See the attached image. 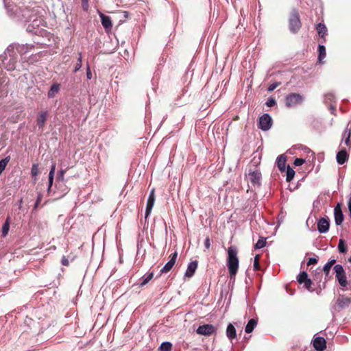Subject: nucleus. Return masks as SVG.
<instances>
[{
	"label": "nucleus",
	"mask_w": 351,
	"mask_h": 351,
	"mask_svg": "<svg viewBox=\"0 0 351 351\" xmlns=\"http://www.w3.org/2000/svg\"><path fill=\"white\" fill-rule=\"evenodd\" d=\"M227 267L230 273V278H234L239 269V258L237 257V250L235 247L230 246L228 250Z\"/></svg>",
	"instance_id": "1"
},
{
	"label": "nucleus",
	"mask_w": 351,
	"mask_h": 351,
	"mask_svg": "<svg viewBox=\"0 0 351 351\" xmlns=\"http://www.w3.org/2000/svg\"><path fill=\"white\" fill-rule=\"evenodd\" d=\"M304 100L303 97L298 93H291L287 95L285 98L286 106L289 108L294 107L301 104Z\"/></svg>",
	"instance_id": "2"
},
{
	"label": "nucleus",
	"mask_w": 351,
	"mask_h": 351,
	"mask_svg": "<svg viewBox=\"0 0 351 351\" xmlns=\"http://www.w3.org/2000/svg\"><path fill=\"white\" fill-rule=\"evenodd\" d=\"M336 278L341 287H346L348 281L343 267L341 265H336L334 267Z\"/></svg>",
	"instance_id": "3"
},
{
	"label": "nucleus",
	"mask_w": 351,
	"mask_h": 351,
	"mask_svg": "<svg viewBox=\"0 0 351 351\" xmlns=\"http://www.w3.org/2000/svg\"><path fill=\"white\" fill-rule=\"evenodd\" d=\"M301 27L300 16L296 11H293L289 19V29L293 33H296Z\"/></svg>",
	"instance_id": "4"
},
{
	"label": "nucleus",
	"mask_w": 351,
	"mask_h": 351,
	"mask_svg": "<svg viewBox=\"0 0 351 351\" xmlns=\"http://www.w3.org/2000/svg\"><path fill=\"white\" fill-rule=\"evenodd\" d=\"M259 128L263 130L267 131L270 129L272 124L271 117L268 114H264L259 118Z\"/></svg>",
	"instance_id": "5"
},
{
	"label": "nucleus",
	"mask_w": 351,
	"mask_h": 351,
	"mask_svg": "<svg viewBox=\"0 0 351 351\" xmlns=\"http://www.w3.org/2000/svg\"><path fill=\"white\" fill-rule=\"evenodd\" d=\"M178 258V252H175L169 256V261L161 269L160 274H165L171 270Z\"/></svg>",
	"instance_id": "6"
},
{
	"label": "nucleus",
	"mask_w": 351,
	"mask_h": 351,
	"mask_svg": "<svg viewBox=\"0 0 351 351\" xmlns=\"http://www.w3.org/2000/svg\"><path fill=\"white\" fill-rule=\"evenodd\" d=\"M155 199H156L155 189H152L149 193V195L148 197V199L147 202V206H146L145 215V219H147L149 217V215H150V213L152 212V210L154 205Z\"/></svg>",
	"instance_id": "7"
},
{
	"label": "nucleus",
	"mask_w": 351,
	"mask_h": 351,
	"mask_svg": "<svg viewBox=\"0 0 351 351\" xmlns=\"http://www.w3.org/2000/svg\"><path fill=\"white\" fill-rule=\"evenodd\" d=\"M335 221L336 225H341L344 219L343 214L341 210V204L338 203L334 209Z\"/></svg>",
	"instance_id": "8"
},
{
	"label": "nucleus",
	"mask_w": 351,
	"mask_h": 351,
	"mask_svg": "<svg viewBox=\"0 0 351 351\" xmlns=\"http://www.w3.org/2000/svg\"><path fill=\"white\" fill-rule=\"evenodd\" d=\"M215 332V328L211 324L199 326L197 329V333L202 335H210Z\"/></svg>",
	"instance_id": "9"
},
{
	"label": "nucleus",
	"mask_w": 351,
	"mask_h": 351,
	"mask_svg": "<svg viewBox=\"0 0 351 351\" xmlns=\"http://www.w3.org/2000/svg\"><path fill=\"white\" fill-rule=\"evenodd\" d=\"M330 227L329 221L326 218H321L317 223V230L320 233H325L328 231Z\"/></svg>",
	"instance_id": "10"
},
{
	"label": "nucleus",
	"mask_w": 351,
	"mask_h": 351,
	"mask_svg": "<svg viewBox=\"0 0 351 351\" xmlns=\"http://www.w3.org/2000/svg\"><path fill=\"white\" fill-rule=\"evenodd\" d=\"M326 342L324 337H317L313 340V346L317 351H323L326 347Z\"/></svg>",
	"instance_id": "11"
},
{
	"label": "nucleus",
	"mask_w": 351,
	"mask_h": 351,
	"mask_svg": "<svg viewBox=\"0 0 351 351\" xmlns=\"http://www.w3.org/2000/svg\"><path fill=\"white\" fill-rule=\"evenodd\" d=\"M47 117V112L44 111L41 112L37 119H36V123L39 128H43V127L45 125Z\"/></svg>",
	"instance_id": "12"
},
{
	"label": "nucleus",
	"mask_w": 351,
	"mask_h": 351,
	"mask_svg": "<svg viewBox=\"0 0 351 351\" xmlns=\"http://www.w3.org/2000/svg\"><path fill=\"white\" fill-rule=\"evenodd\" d=\"M100 18L101 20V24L105 29H110L112 27V24L111 22V19L108 16L105 15L104 14H100Z\"/></svg>",
	"instance_id": "13"
},
{
	"label": "nucleus",
	"mask_w": 351,
	"mask_h": 351,
	"mask_svg": "<svg viewBox=\"0 0 351 351\" xmlns=\"http://www.w3.org/2000/svg\"><path fill=\"white\" fill-rule=\"evenodd\" d=\"M197 267V262L196 261L190 263L189 264L187 269L185 272V274H184L185 276L188 277V278L192 277L193 276Z\"/></svg>",
	"instance_id": "14"
},
{
	"label": "nucleus",
	"mask_w": 351,
	"mask_h": 351,
	"mask_svg": "<svg viewBox=\"0 0 351 351\" xmlns=\"http://www.w3.org/2000/svg\"><path fill=\"white\" fill-rule=\"evenodd\" d=\"M248 177L252 184H258L261 180V173L258 171H254L249 173Z\"/></svg>",
	"instance_id": "15"
},
{
	"label": "nucleus",
	"mask_w": 351,
	"mask_h": 351,
	"mask_svg": "<svg viewBox=\"0 0 351 351\" xmlns=\"http://www.w3.org/2000/svg\"><path fill=\"white\" fill-rule=\"evenodd\" d=\"M286 156L284 154L280 155L276 160L277 166L280 171H285L286 169Z\"/></svg>",
	"instance_id": "16"
},
{
	"label": "nucleus",
	"mask_w": 351,
	"mask_h": 351,
	"mask_svg": "<svg viewBox=\"0 0 351 351\" xmlns=\"http://www.w3.org/2000/svg\"><path fill=\"white\" fill-rule=\"evenodd\" d=\"M350 303V299L346 298L343 295H340L337 300V305L340 308H343L349 306Z\"/></svg>",
	"instance_id": "17"
},
{
	"label": "nucleus",
	"mask_w": 351,
	"mask_h": 351,
	"mask_svg": "<svg viewBox=\"0 0 351 351\" xmlns=\"http://www.w3.org/2000/svg\"><path fill=\"white\" fill-rule=\"evenodd\" d=\"M337 161L339 165L344 164L348 159V155L346 150H341L337 154Z\"/></svg>",
	"instance_id": "18"
},
{
	"label": "nucleus",
	"mask_w": 351,
	"mask_h": 351,
	"mask_svg": "<svg viewBox=\"0 0 351 351\" xmlns=\"http://www.w3.org/2000/svg\"><path fill=\"white\" fill-rule=\"evenodd\" d=\"M55 170H56V164L53 163L51 165L49 173V186L47 189L48 193L50 192L51 188L53 185Z\"/></svg>",
	"instance_id": "19"
},
{
	"label": "nucleus",
	"mask_w": 351,
	"mask_h": 351,
	"mask_svg": "<svg viewBox=\"0 0 351 351\" xmlns=\"http://www.w3.org/2000/svg\"><path fill=\"white\" fill-rule=\"evenodd\" d=\"M226 335H227V337L230 339H234L236 337V329L232 324H230L228 326L227 330H226Z\"/></svg>",
	"instance_id": "20"
},
{
	"label": "nucleus",
	"mask_w": 351,
	"mask_h": 351,
	"mask_svg": "<svg viewBox=\"0 0 351 351\" xmlns=\"http://www.w3.org/2000/svg\"><path fill=\"white\" fill-rule=\"evenodd\" d=\"M257 324V321L255 319H251L249 320L247 324L245 326V330L247 333H250L253 331L254 328Z\"/></svg>",
	"instance_id": "21"
},
{
	"label": "nucleus",
	"mask_w": 351,
	"mask_h": 351,
	"mask_svg": "<svg viewBox=\"0 0 351 351\" xmlns=\"http://www.w3.org/2000/svg\"><path fill=\"white\" fill-rule=\"evenodd\" d=\"M60 90L59 84H55L51 86L50 90L47 93V96L49 98L54 97L55 95L58 93Z\"/></svg>",
	"instance_id": "22"
},
{
	"label": "nucleus",
	"mask_w": 351,
	"mask_h": 351,
	"mask_svg": "<svg viewBox=\"0 0 351 351\" xmlns=\"http://www.w3.org/2000/svg\"><path fill=\"white\" fill-rule=\"evenodd\" d=\"M316 29L318 32V34L322 37L324 38L325 35H326L327 33V29L326 27L322 24L319 23L316 26Z\"/></svg>",
	"instance_id": "23"
},
{
	"label": "nucleus",
	"mask_w": 351,
	"mask_h": 351,
	"mask_svg": "<svg viewBox=\"0 0 351 351\" xmlns=\"http://www.w3.org/2000/svg\"><path fill=\"white\" fill-rule=\"evenodd\" d=\"M9 230H10V217H8L6 219L5 222L3 225L1 236L3 237H5L8 234Z\"/></svg>",
	"instance_id": "24"
},
{
	"label": "nucleus",
	"mask_w": 351,
	"mask_h": 351,
	"mask_svg": "<svg viewBox=\"0 0 351 351\" xmlns=\"http://www.w3.org/2000/svg\"><path fill=\"white\" fill-rule=\"evenodd\" d=\"M335 263H336V260L332 259L330 261H328L326 264H325V265L324 266L323 271L324 272V274L326 276H328L331 267Z\"/></svg>",
	"instance_id": "25"
},
{
	"label": "nucleus",
	"mask_w": 351,
	"mask_h": 351,
	"mask_svg": "<svg viewBox=\"0 0 351 351\" xmlns=\"http://www.w3.org/2000/svg\"><path fill=\"white\" fill-rule=\"evenodd\" d=\"M154 277V272L149 273L143 277V281L140 283V287L147 285Z\"/></svg>",
	"instance_id": "26"
},
{
	"label": "nucleus",
	"mask_w": 351,
	"mask_h": 351,
	"mask_svg": "<svg viewBox=\"0 0 351 351\" xmlns=\"http://www.w3.org/2000/svg\"><path fill=\"white\" fill-rule=\"evenodd\" d=\"M10 160V157L7 156L6 158L0 160V176L1 175L2 172L5 170Z\"/></svg>",
	"instance_id": "27"
},
{
	"label": "nucleus",
	"mask_w": 351,
	"mask_h": 351,
	"mask_svg": "<svg viewBox=\"0 0 351 351\" xmlns=\"http://www.w3.org/2000/svg\"><path fill=\"white\" fill-rule=\"evenodd\" d=\"M295 176V171L293 169H291L289 166L287 167V178L286 180L287 182H291Z\"/></svg>",
	"instance_id": "28"
},
{
	"label": "nucleus",
	"mask_w": 351,
	"mask_h": 351,
	"mask_svg": "<svg viewBox=\"0 0 351 351\" xmlns=\"http://www.w3.org/2000/svg\"><path fill=\"white\" fill-rule=\"evenodd\" d=\"M308 278V274L306 271H302L300 273V274L297 277L298 282L300 284H303V282L306 280Z\"/></svg>",
	"instance_id": "29"
},
{
	"label": "nucleus",
	"mask_w": 351,
	"mask_h": 351,
	"mask_svg": "<svg viewBox=\"0 0 351 351\" xmlns=\"http://www.w3.org/2000/svg\"><path fill=\"white\" fill-rule=\"evenodd\" d=\"M318 51H319V60L321 61L326 57V49L324 45H319L318 46Z\"/></svg>",
	"instance_id": "30"
},
{
	"label": "nucleus",
	"mask_w": 351,
	"mask_h": 351,
	"mask_svg": "<svg viewBox=\"0 0 351 351\" xmlns=\"http://www.w3.org/2000/svg\"><path fill=\"white\" fill-rule=\"evenodd\" d=\"M172 345L169 342H163L160 347V351H171Z\"/></svg>",
	"instance_id": "31"
},
{
	"label": "nucleus",
	"mask_w": 351,
	"mask_h": 351,
	"mask_svg": "<svg viewBox=\"0 0 351 351\" xmlns=\"http://www.w3.org/2000/svg\"><path fill=\"white\" fill-rule=\"evenodd\" d=\"M266 245V239L263 237H261L255 244L256 249H261Z\"/></svg>",
	"instance_id": "32"
},
{
	"label": "nucleus",
	"mask_w": 351,
	"mask_h": 351,
	"mask_svg": "<svg viewBox=\"0 0 351 351\" xmlns=\"http://www.w3.org/2000/svg\"><path fill=\"white\" fill-rule=\"evenodd\" d=\"M31 173L32 176L36 177V176L38 174V164H34L32 165V169H31ZM37 180V178H34V182L36 183Z\"/></svg>",
	"instance_id": "33"
},
{
	"label": "nucleus",
	"mask_w": 351,
	"mask_h": 351,
	"mask_svg": "<svg viewBox=\"0 0 351 351\" xmlns=\"http://www.w3.org/2000/svg\"><path fill=\"white\" fill-rule=\"evenodd\" d=\"M69 168H66L65 169H61L57 176V181L58 182H64V174L66 173L67 169Z\"/></svg>",
	"instance_id": "34"
},
{
	"label": "nucleus",
	"mask_w": 351,
	"mask_h": 351,
	"mask_svg": "<svg viewBox=\"0 0 351 351\" xmlns=\"http://www.w3.org/2000/svg\"><path fill=\"white\" fill-rule=\"evenodd\" d=\"M338 249H339V251L341 253H345L346 252V245H345V242L343 239H340L339 241V245H338Z\"/></svg>",
	"instance_id": "35"
},
{
	"label": "nucleus",
	"mask_w": 351,
	"mask_h": 351,
	"mask_svg": "<svg viewBox=\"0 0 351 351\" xmlns=\"http://www.w3.org/2000/svg\"><path fill=\"white\" fill-rule=\"evenodd\" d=\"M303 284L304 285L305 288L309 291H313V289L311 287L312 281L310 278H308L306 280H305Z\"/></svg>",
	"instance_id": "36"
},
{
	"label": "nucleus",
	"mask_w": 351,
	"mask_h": 351,
	"mask_svg": "<svg viewBox=\"0 0 351 351\" xmlns=\"http://www.w3.org/2000/svg\"><path fill=\"white\" fill-rule=\"evenodd\" d=\"M79 55H80V57L78 58L77 63H76V64L75 66V69H74L75 73H76L77 71H79L80 69V68L82 67V53H80Z\"/></svg>",
	"instance_id": "37"
},
{
	"label": "nucleus",
	"mask_w": 351,
	"mask_h": 351,
	"mask_svg": "<svg viewBox=\"0 0 351 351\" xmlns=\"http://www.w3.org/2000/svg\"><path fill=\"white\" fill-rule=\"evenodd\" d=\"M343 136L345 138H351V123H348L344 133H343Z\"/></svg>",
	"instance_id": "38"
},
{
	"label": "nucleus",
	"mask_w": 351,
	"mask_h": 351,
	"mask_svg": "<svg viewBox=\"0 0 351 351\" xmlns=\"http://www.w3.org/2000/svg\"><path fill=\"white\" fill-rule=\"evenodd\" d=\"M259 255H256L254 258V268L255 270H258L259 269Z\"/></svg>",
	"instance_id": "39"
},
{
	"label": "nucleus",
	"mask_w": 351,
	"mask_h": 351,
	"mask_svg": "<svg viewBox=\"0 0 351 351\" xmlns=\"http://www.w3.org/2000/svg\"><path fill=\"white\" fill-rule=\"evenodd\" d=\"M276 104V100L274 98H269L266 102L268 107L274 106Z\"/></svg>",
	"instance_id": "40"
},
{
	"label": "nucleus",
	"mask_w": 351,
	"mask_h": 351,
	"mask_svg": "<svg viewBox=\"0 0 351 351\" xmlns=\"http://www.w3.org/2000/svg\"><path fill=\"white\" fill-rule=\"evenodd\" d=\"M305 160L302 158H296L294 161L295 166H301L304 163Z\"/></svg>",
	"instance_id": "41"
},
{
	"label": "nucleus",
	"mask_w": 351,
	"mask_h": 351,
	"mask_svg": "<svg viewBox=\"0 0 351 351\" xmlns=\"http://www.w3.org/2000/svg\"><path fill=\"white\" fill-rule=\"evenodd\" d=\"M41 200H42V195L40 193V194H38V198H37L36 202L35 203L34 209H36L38 208V204H40Z\"/></svg>",
	"instance_id": "42"
},
{
	"label": "nucleus",
	"mask_w": 351,
	"mask_h": 351,
	"mask_svg": "<svg viewBox=\"0 0 351 351\" xmlns=\"http://www.w3.org/2000/svg\"><path fill=\"white\" fill-rule=\"evenodd\" d=\"M317 263V259L316 258L312 257L308 259L307 265H314V264H316Z\"/></svg>",
	"instance_id": "43"
},
{
	"label": "nucleus",
	"mask_w": 351,
	"mask_h": 351,
	"mask_svg": "<svg viewBox=\"0 0 351 351\" xmlns=\"http://www.w3.org/2000/svg\"><path fill=\"white\" fill-rule=\"evenodd\" d=\"M278 85H279V84H278V83H275V84H270V85L269 86V87H268V90H269V91H272V90H274V89H276V88L278 87Z\"/></svg>",
	"instance_id": "44"
},
{
	"label": "nucleus",
	"mask_w": 351,
	"mask_h": 351,
	"mask_svg": "<svg viewBox=\"0 0 351 351\" xmlns=\"http://www.w3.org/2000/svg\"><path fill=\"white\" fill-rule=\"evenodd\" d=\"M61 263L64 266H68L69 265V260L66 258V256H63L62 258Z\"/></svg>",
	"instance_id": "45"
},
{
	"label": "nucleus",
	"mask_w": 351,
	"mask_h": 351,
	"mask_svg": "<svg viewBox=\"0 0 351 351\" xmlns=\"http://www.w3.org/2000/svg\"><path fill=\"white\" fill-rule=\"evenodd\" d=\"M204 246L207 249H208L210 247V241L208 237H207L204 241Z\"/></svg>",
	"instance_id": "46"
},
{
	"label": "nucleus",
	"mask_w": 351,
	"mask_h": 351,
	"mask_svg": "<svg viewBox=\"0 0 351 351\" xmlns=\"http://www.w3.org/2000/svg\"><path fill=\"white\" fill-rule=\"evenodd\" d=\"M344 143L348 146V147H350L351 146V141H350V138H346L345 140H344Z\"/></svg>",
	"instance_id": "47"
},
{
	"label": "nucleus",
	"mask_w": 351,
	"mask_h": 351,
	"mask_svg": "<svg viewBox=\"0 0 351 351\" xmlns=\"http://www.w3.org/2000/svg\"><path fill=\"white\" fill-rule=\"evenodd\" d=\"M86 75H87V78L88 79H91L92 73H91V71H90L89 67H88L87 72H86Z\"/></svg>",
	"instance_id": "48"
},
{
	"label": "nucleus",
	"mask_w": 351,
	"mask_h": 351,
	"mask_svg": "<svg viewBox=\"0 0 351 351\" xmlns=\"http://www.w3.org/2000/svg\"><path fill=\"white\" fill-rule=\"evenodd\" d=\"M82 4L84 10H87L88 8V2H86V4L82 2Z\"/></svg>",
	"instance_id": "49"
},
{
	"label": "nucleus",
	"mask_w": 351,
	"mask_h": 351,
	"mask_svg": "<svg viewBox=\"0 0 351 351\" xmlns=\"http://www.w3.org/2000/svg\"><path fill=\"white\" fill-rule=\"evenodd\" d=\"M348 209H349V211H350V214H351V197H350V199L348 200Z\"/></svg>",
	"instance_id": "50"
},
{
	"label": "nucleus",
	"mask_w": 351,
	"mask_h": 351,
	"mask_svg": "<svg viewBox=\"0 0 351 351\" xmlns=\"http://www.w3.org/2000/svg\"><path fill=\"white\" fill-rule=\"evenodd\" d=\"M82 2L86 4V2H88V0H82Z\"/></svg>",
	"instance_id": "51"
}]
</instances>
